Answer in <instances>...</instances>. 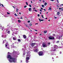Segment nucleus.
I'll list each match as a JSON object with an SVG mask.
<instances>
[{"label": "nucleus", "mask_w": 63, "mask_h": 63, "mask_svg": "<svg viewBox=\"0 0 63 63\" xmlns=\"http://www.w3.org/2000/svg\"><path fill=\"white\" fill-rule=\"evenodd\" d=\"M8 58H9V60H8L9 62H16V59L12 57L10 55H8L7 56Z\"/></svg>", "instance_id": "1"}, {"label": "nucleus", "mask_w": 63, "mask_h": 63, "mask_svg": "<svg viewBox=\"0 0 63 63\" xmlns=\"http://www.w3.org/2000/svg\"><path fill=\"white\" fill-rule=\"evenodd\" d=\"M30 51H29L28 52H27V55L26 56H30Z\"/></svg>", "instance_id": "2"}, {"label": "nucleus", "mask_w": 63, "mask_h": 63, "mask_svg": "<svg viewBox=\"0 0 63 63\" xmlns=\"http://www.w3.org/2000/svg\"><path fill=\"white\" fill-rule=\"evenodd\" d=\"M43 54V53L42 52V51L39 52L38 53V54L39 55V56H42Z\"/></svg>", "instance_id": "3"}, {"label": "nucleus", "mask_w": 63, "mask_h": 63, "mask_svg": "<svg viewBox=\"0 0 63 63\" xmlns=\"http://www.w3.org/2000/svg\"><path fill=\"white\" fill-rule=\"evenodd\" d=\"M42 46L44 47H47V45H46V44L44 43H43L42 44Z\"/></svg>", "instance_id": "4"}, {"label": "nucleus", "mask_w": 63, "mask_h": 63, "mask_svg": "<svg viewBox=\"0 0 63 63\" xmlns=\"http://www.w3.org/2000/svg\"><path fill=\"white\" fill-rule=\"evenodd\" d=\"M49 39L50 40H54L55 38L54 37H51V36H50L49 37Z\"/></svg>", "instance_id": "5"}, {"label": "nucleus", "mask_w": 63, "mask_h": 63, "mask_svg": "<svg viewBox=\"0 0 63 63\" xmlns=\"http://www.w3.org/2000/svg\"><path fill=\"white\" fill-rule=\"evenodd\" d=\"M29 59H30V58H29V57H26V62H27H27H28L29 60Z\"/></svg>", "instance_id": "6"}, {"label": "nucleus", "mask_w": 63, "mask_h": 63, "mask_svg": "<svg viewBox=\"0 0 63 63\" xmlns=\"http://www.w3.org/2000/svg\"><path fill=\"white\" fill-rule=\"evenodd\" d=\"M23 37L24 39H26V36L25 35H23Z\"/></svg>", "instance_id": "7"}, {"label": "nucleus", "mask_w": 63, "mask_h": 63, "mask_svg": "<svg viewBox=\"0 0 63 63\" xmlns=\"http://www.w3.org/2000/svg\"><path fill=\"white\" fill-rule=\"evenodd\" d=\"M54 47V48H58V46L56 45H55Z\"/></svg>", "instance_id": "8"}, {"label": "nucleus", "mask_w": 63, "mask_h": 63, "mask_svg": "<svg viewBox=\"0 0 63 63\" xmlns=\"http://www.w3.org/2000/svg\"><path fill=\"white\" fill-rule=\"evenodd\" d=\"M31 46H34L35 45H36V43H31Z\"/></svg>", "instance_id": "9"}, {"label": "nucleus", "mask_w": 63, "mask_h": 63, "mask_svg": "<svg viewBox=\"0 0 63 63\" xmlns=\"http://www.w3.org/2000/svg\"><path fill=\"white\" fill-rule=\"evenodd\" d=\"M39 20L40 22H41V21H44V20L42 19L41 20L40 19H39Z\"/></svg>", "instance_id": "10"}, {"label": "nucleus", "mask_w": 63, "mask_h": 63, "mask_svg": "<svg viewBox=\"0 0 63 63\" xmlns=\"http://www.w3.org/2000/svg\"><path fill=\"white\" fill-rule=\"evenodd\" d=\"M38 49H36V50H35L34 51V52H38Z\"/></svg>", "instance_id": "11"}, {"label": "nucleus", "mask_w": 63, "mask_h": 63, "mask_svg": "<svg viewBox=\"0 0 63 63\" xmlns=\"http://www.w3.org/2000/svg\"><path fill=\"white\" fill-rule=\"evenodd\" d=\"M7 33H8V34H10V31L9 30L7 31Z\"/></svg>", "instance_id": "12"}, {"label": "nucleus", "mask_w": 63, "mask_h": 63, "mask_svg": "<svg viewBox=\"0 0 63 63\" xmlns=\"http://www.w3.org/2000/svg\"><path fill=\"white\" fill-rule=\"evenodd\" d=\"M31 8H29V10L30 12H31Z\"/></svg>", "instance_id": "13"}, {"label": "nucleus", "mask_w": 63, "mask_h": 63, "mask_svg": "<svg viewBox=\"0 0 63 63\" xmlns=\"http://www.w3.org/2000/svg\"><path fill=\"white\" fill-rule=\"evenodd\" d=\"M29 25H30V26H31L32 25V24L31 23H30L29 24Z\"/></svg>", "instance_id": "14"}, {"label": "nucleus", "mask_w": 63, "mask_h": 63, "mask_svg": "<svg viewBox=\"0 0 63 63\" xmlns=\"http://www.w3.org/2000/svg\"><path fill=\"white\" fill-rule=\"evenodd\" d=\"M51 10V6H50L49 8V9L48 10Z\"/></svg>", "instance_id": "15"}, {"label": "nucleus", "mask_w": 63, "mask_h": 63, "mask_svg": "<svg viewBox=\"0 0 63 63\" xmlns=\"http://www.w3.org/2000/svg\"><path fill=\"white\" fill-rule=\"evenodd\" d=\"M59 10H61V11H63V9L62 8H59Z\"/></svg>", "instance_id": "16"}, {"label": "nucleus", "mask_w": 63, "mask_h": 63, "mask_svg": "<svg viewBox=\"0 0 63 63\" xmlns=\"http://www.w3.org/2000/svg\"><path fill=\"white\" fill-rule=\"evenodd\" d=\"M13 40H16V38L15 37H14L13 38Z\"/></svg>", "instance_id": "17"}, {"label": "nucleus", "mask_w": 63, "mask_h": 63, "mask_svg": "<svg viewBox=\"0 0 63 63\" xmlns=\"http://www.w3.org/2000/svg\"><path fill=\"white\" fill-rule=\"evenodd\" d=\"M44 5H45V6H47V2H45L44 3Z\"/></svg>", "instance_id": "18"}, {"label": "nucleus", "mask_w": 63, "mask_h": 63, "mask_svg": "<svg viewBox=\"0 0 63 63\" xmlns=\"http://www.w3.org/2000/svg\"><path fill=\"white\" fill-rule=\"evenodd\" d=\"M18 22L19 23H20V22H21V21H20V20H18Z\"/></svg>", "instance_id": "19"}, {"label": "nucleus", "mask_w": 63, "mask_h": 63, "mask_svg": "<svg viewBox=\"0 0 63 63\" xmlns=\"http://www.w3.org/2000/svg\"><path fill=\"white\" fill-rule=\"evenodd\" d=\"M47 32V31H44V33H46Z\"/></svg>", "instance_id": "20"}, {"label": "nucleus", "mask_w": 63, "mask_h": 63, "mask_svg": "<svg viewBox=\"0 0 63 63\" xmlns=\"http://www.w3.org/2000/svg\"><path fill=\"white\" fill-rule=\"evenodd\" d=\"M59 14H60V13H59V12H57V15H59Z\"/></svg>", "instance_id": "21"}, {"label": "nucleus", "mask_w": 63, "mask_h": 63, "mask_svg": "<svg viewBox=\"0 0 63 63\" xmlns=\"http://www.w3.org/2000/svg\"><path fill=\"white\" fill-rule=\"evenodd\" d=\"M44 5H42V7L43 8H44Z\"/></svg>", "instance_id": "22"}, {"label": "nucleus", "mask_w": 63, "mask_h": 63, "mask_svg": "<svg viewBox=\"0 0 63 63\" xmlns=\"http://www.w3.org/2000/svg\"><path fill=\"white\" fill-rule=\"evenodd\" d=\"M18 42H20L21 40L20 39H18Z\"/></svg>", "instance_id": "23"}, {"label": "nucleus", "mask_w": 63, "mask_h": 63, "mask_svg": "<svg viewBox=\"0 0 63 63\" xmlns=\"http://www.w3.org/2000/svg\"><path fill=\"white\" fill-rule=\"evenodd\" d=\"M14 15L15 16H18L16 15V14L15 13L14 14Z\"/></svg>", "instance_id": "24"}, {"label": "nucleus", "mask_w": 63, "mask_h": 63, "mask_svg": "<svg viewBox=\"0 0 63 63\" xmlns=\"http://www.w3.org/2000/svg\"><path fill=\"white\" fill-rule=\"evenodd\" d=\"M26 4L27 5H28V3L27 2H26Z\"/></svg>", "instance_id": "25"}, {"label": "nucleus", "mask_w": 63, "mask_h": 63, "mask_svg": "<svg viewBox=\"0 0 63 63\" xmlns=\"http://www.w3.org/2000/svg\"><path fill=\"white\" fill-rule=\"evenodd\" d=\"M26 7H27V6H26V5L24 6V8H26Z\"/></svg>", "instance_id": "26"}, {"label": "nucleus", "mask_w": 63, "mask_h": 63, "mask_svg": "<svg viewBox=\"0 0 63 63\" xmlns=\"http://www.w3.org/2000/svg\"><path fill=\"white\" fill-rule=\"evenodd\" d=\"M18 9H16V12H18Z\"/></svg>", "instance_id": "27"}, {"label": "nucleus", "mask_w": 63, "mask_h": 63, "mask_svg": "<svg viewBox=\"0 0 63 63\" xmlns=\"http://www.w3.org/2000/svg\"><path fill=\"white\" fill-rule=\"evenodd\" d=\"M6 48H7L8 49H10V47H7Z\"/></svg>", "instance_id": "28"}, {"label": "nucleus", "mask_w": 63, "mask_h": 63, "mask_svg": "<svg viewBox=\"0 0 63 63\" xmlns=\"http://www.w3.org/2000/svg\"><path fill=\"white\" fill-rule=\"evenodd\" d=\"M59 41H58L56 42V43H59Z\"/></svg>", "instance_id": "29"}, {"label": "nucleus", "mask_w": 63, "mask_h": 63, "mask_svg": "<svg viewBox=\"0 0 63 63\" xmlns=\"http://www.w3.org/2000/svg\"><path fill=\"white\" fill-rule=\"evenodd\" d=\"M52 35L54 36H55V34H53Z\"/></svg>", "instance_id": "30"}, {"label": "nucleus", "mask_w": 63, "mask_h": 63, "mask_svg": "<svg viewBox=\"0 0 63 63\" xmlns=\"http://www.w3.org/2000/svg\"><path fill=\"white\" fill-rule=\"evenodd\" d=\"M29 6L30 7H32L31 5L30 4L29 5Z\"/></svg>", "instance_id": "31"}, {"label": "nucleus", "mask_w": 63, "mask_h": 63, "mask_svg": "<svg viewBox=\"0 0 63 63\" xmlns=\"http://www.w3.org/2000/svg\"><path fill=\"white\" fill-rule=\"evenodd\" d=\"M41 17H42V18H44V17L43 16V15H41Z\"/></svg>", "instance_id": "32"}, {"label": "nucleus", "mask_w": 63, "mask_h": 63, "mask_svg": "<svg viewBox=\"0 0 63 63\" xmlns=\"http://www.w3.org/2000/svg\"><path fill=\"white\" fill-rule=\"evenodd\" d=\"M1 5H2V7H4V6L3 5V4H1Z\"/></svg>", "instance_id": "33"}, {"label": "nucleus", "mask_w": 63, "mask_h": 63, "mask_svg": "<svg viewBox=\"0 0 63 63\" xmlns=\"http://www.w3.org/2000/svg\"><path fill=\"white\" fill-rule=\"evenodd\" d=\"M26 27H29V26H27V25H26Z\"/></svg>", "instance_id": "34"}, {"label": "nucleus", "mask_w": 63, "mask_h": 63, "mask_svg": "<svg viewBox=\"0 0 63 63\" xmlns=\"http://www.w3.org/2000/svg\"><path fill=\"white\" fill-rule=\"evenodd\" d=\"M54 17H55V19H56V18H57V17H56L54 16Z\"/></svg>", "instance_id": "35"}, {"label": "nucleus", "mask_w": 63, "mask_h": 63, "mask_svg": "<svg viewBox=\"0 0 63 63\" xmlns=\"http://www.w3.org/2000/svg\"><path fill=\"white\" fill-rule=\"evenodd\" d=\"M5 43V41L4 40H3V44H4Z\"/></svg>", "instance_id": "36"}, {"label": "nucleus", "mask_w": 63, "mask_h": 63, "mask_svg": "<svg viewBox=\"0 0 63 63\" xmlns=\"http://www.w3.org/2000/svg\"><path fill=\"white\" fill-rule=\"evenodd\" d=\"M48 45H50V43H48Z\"/></svg>", "instance_id": "37"}, {"label": "nucleus", "mask_w": 63, "mask_h": 63, "mask_svg": "<svg viewBox=\"0 0 63 63\" xmlns=\"http://www.w3.org/2000/svg\"><path fill=\"white\" fill-rule=\"evenodd\" d=\"M30 21H28V23H30Z\"/></svg>", "instance_id": "38"}, {"label": "nucleus", "mask_w": 63, "mask_h": 63, "mask_svg": "<svg viewBox=\"0 0 63 63\" xmlns=\"http://www.w3.org/2000/svg\"><path fill=\"white\" fill-rule=\"evenodd\" d=\"M7 14L8 15H10V13H9V12H7Z\"/></svg>", "instance_id": "39"}, {"label": "nucleus", "mask_w": 63, "mask_h": 63, "mask_svg": "<svg viewBox=\"0 0 63 63\" xmlns=\"http://www.w3.org/2000/svg\"><path fill=\"white\" fill-rule=\"evenodd\" d=\"M53 50V51H56V49H54V50Z\"/></svg>", "instance_id": "40"}, {"label": "nucleus", "mask_w": 63, "mask_h": 63, "mask_svg": "<svg viewBox=\"0 0 63 63\" xmlns=\"http://www.w3.org/2000/svg\"><path fill=\"white\" fill-rule=\"evenodd\" d=\"M34 30V31H38V30Z\"/></svg>", "instance_id": "41"}, {"label": "nucleus", "mask_w": 63, "mask_h": 63, "mask_svg": "<svg viewBox=\"0 0 63 63\" xmlns=\"http://www.w3.org/2000/svg\"><path fill=\"white\" fill-rule=\"evenodd\" d=\"M60 54H61V53H62V52H61V51H60Z\"/></svg>", "instance_id": "42"}, {"label": "nucleus", "mask_w": 63, "mask_h": 63, "mask_svg": "<svg viewBox=\"0 0 63 63\" xmlns=\"http://www.w3.org/2000/svg\"><path fill=\"white\" fill-rule=\"evenodd\" d=\"M38 16H39V17L40 16V15L39 14H38Z\"/></svg>", "instance_id": "43"}, {"label": "nucleus", "mask_w": 63, "mask_h": 63, "mask_svg": "<svg viewBox=\"0 0 63 63\" xmlns=\"http://www.w3.org/2000/svg\"><path fill=\"white\" fill-rule=\"evenodd\" d=\"M5 45L6 47H7V45L6 44H6H5Z\"/></svg>", "instance_id": "44"}, {"label": "nucleus", "mask_w": 63, "mask_h": 63, "mask_svg": "<svg viewBox=\"0 0 63 63\" xmlns=\"http://www.w3.org/2000/svg\"><path fill=\"white\" fill-rule=\"evenodd\" d=\"M19 14H20V15H21V13L20 12L19 13Z\"/></svg>", "instance_id": "45"}, {"label": "nucleus", "mask_w": 63, "mask_h": 63, "mask_svg": "<svg viewBox=\"0 0 63 63\" xmlns=\"http://www.w3.org/2000/svg\"><path fill=\"white\" fill-rule=\"evenodd\" d=\"M34 11H35V12H37V11L36 10H34Z\"/></svg>", "instance_id": "46"}, {"label": "nucleus", "mask_w": 63, "mask_h": 63, "mask_svg": "<svg viewBox=\"0 0 63 63\" xmlns=\"http://www.w3.org/2000/svg\"><path fill=\"white\" fill-rule=\"evenodd\" d=\"M57 1L58 2V3H59V2H58V0H57Z\"/></svg>", "instance_id": "47"}, {"label": "nucleus", "mask_w": 63, "mask_h": 63, "mask_svg": "<svg viewBox=\"0 0 63 63\" xmlns=\"http://www.w3.org/2000/svg\"><path fill=\"white\" fill-rule=\"evenodd\" d=\"M20 19H22L23 18L22 17H21L20 18Z\"/></svg>", "instance_id": "48"}, {"label": "nucleus", "mask_w": 63, "mask_h": 63, "mask_svg": "<svg viewBox=\"0 0 63 63\" xmlns=\"http://www.w3.org/2000/svg\"><path fill=\"white\" fill-rule=\"evenodd\" d=\"M40 11H41V12H42V10L41 9L39 10Z\"/></svg>", "instance_id": "49"}, {"label": "nucleus", "mask_w": 63, "mask_h": 63, "mask_svg": "<svg viewBox=\"0 0 63 63\" xmlns=\"http://www.w3.org/2000/svg\"><path fill=\"white\" fill-rule=\"evenodd\" d=\"M41 10H43V8H41Z\"/></svg>", "instance_id": "50"}, {"label": "nucleus", "mask_w": 63, "mask_h": 63, "mask_svg": "<svg viewBox=\"0 0 63 63\" xmlns=\"http://www.w3.org/2000/svg\"><path fill=\"white\" fill-rule=\"evenodd\" d=\"M44 10L45 11H46V9H44Z\"/></svg>", "instance_id": "51"}, {"label": "nucleus", "mask_w": 63, "mask_h": 63, "mask_svg": "<svg viewBox=\"0 0 63 63\" xmlns=\"http://www.w3.org/2000/svg\"><path fill=\"white\" fill-rule=\"evenodd\" d=\"M38 24V23H37L35 24V25H36V24Z\"/></svg>", "instance_id": "52"}, {"label": "nucleus", "mask_w": 63, "mask_h": 63, "mask_svg": "<svg viewBox=\"0 0 63 63\" xmlns=\"http://www.w3.org/2000/svg\"><path fill=\"white\" fill-rule=\"evenodd\" d=\"M43 2H45V1H44V0H43Z\"/></svg>", "instance_id": "53"}, {"label": "nucleus", "mask_w": 63, "mask_h": 63, "mask_svg": "<svg viewBox=\"0 0 63 63\" xmlns=\"http://www.w3.org/2000/svg\"><path fill=\"white\" fill-rule=\"evenodd\" d=\"M12 7L14 8V9H15V7H14V6H13Z\"/></svg>", "instance_id": "54"}, {"label": "nucleus", "mask_w": 63, "mask_h": 63, "mask_svg": "<svg viewBox=\"0 0 63 63\" xmlns=\"http://www.w3.org/2000/svg\"><path fill=\"white\" fill-rule=\"evenodd\" d=\"M35 9V8L34 7V8H33V10H34Z\"/></svg>", "instance_id": "55"}, {"label": "nucleus", "mask_w": 63, "mask_h": 63, "mask_svg": "<svg viewBox=\"0 0 63 63\" xmlns=\"http://www.w3.org/2000/svg\"><path fill=\"white\" fill-rule=\"evenodd\" d=\"M51 1H53V0H51Z\"/></svg>", "instance_id": "56"}, {"label": "nucleus", "mask_w": 63, "mask_h": 63, "mask_svg": "<svg viewBox=\"0 0 63 63\" xmlns=\"http://www.w3.org/2000/svg\"><path fill=\"white\" fill-rule=\"evenodd\" d=\"M45 19H47V18H45Z\"/></svg>", "instance_id": "57"}, {"label": "nucleus", "mask_w": 63, "mask_h": 63, "mask_svg": "<svg viewBox=\"0 0 63 63\" xmlns=\"http://www.w3.org/2000/svg\"><path fill=\"white\" fill-rule=\"evenodd\" d=\"M39 1H42V0H39Z\"/></svg>", "instance_id": "58"}, {"label": "nucleus", "mask_w": 63, "mask_h": 63, "mask_svg": "<svg viewBox=\"0 0 63 63\" xmlns=\"http://www.w3.org/2000/svg\"><path fill=\"white\" fill-rule=\"evenodd\" d=\"M31 3H32V1H31Z\"/></svg>", "instance_id": "59"}, {"label": "nucleus", "mask_w": 63, "mask_h": 63, "mask_svg": "<svg viewBox=\"0 0 63 63\" xmlns=\"http://www.w3.org/2000/svg\"><path fill=\"white\" fill-rule=\"evenodd\" d=\"M62 6H63V4H61Z\"/></svg>", "instance_id": "60"}, {"label": "nucleus", "mask_w": 63, "mask_h": 63, "mask_svg": "<svg viewBox=\"0 0 63 63\" xmlns=\"http://www.w3.org/2000/svg\"><path fill=\"white\" fill-rule=\"evenodd\" d=\"M40 14H41L42 13L40 12Z\"/></svg>", "instance_id": "61"}, {"label": "nucleus", "mask_w": 63, "mask_h": 63, "mask_svg": "<svg viewBox=\"0 0 63 63\" xmlns=\"http://www.w3.org/2000/svg\"><path fill=\"white\" fill-rule=\"evenodd\" d=\"M8 54H9V53H10V52H8Z\"/></svg>", "instance_id": "62"}, {"label": "nucleus", "mask_w": 63, "mask_h": 63, "mask_svg": "<svg viewBox=\"0 0 63 63\" xmlns=\"http://www.w3.org/2000/svg\"><path fill=\"white\" fill-rule=\"evenodd\" d=\"M60 36H59V39H60Z\"/></svg>", "instance_id": "63"}, {"label": "nucleus", "mask_w": 63, "mask_h": 63, "mask_svg": "<svg viewBox=\"0 0 63 63\" xmlns=\"http://www.w3.org/2000/svg\"><path fill=\"white\" fill-rule=\"evenodd\" d=\"M61 37H62V35H61Z\"/></svg>", "instance_id": "64"}]
</instances>
